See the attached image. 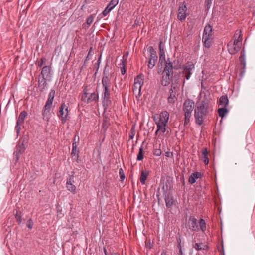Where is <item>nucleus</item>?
<instances>
[{"instance_id":"2eb2a0df","label":"nucleus","mask_w":255,"mask_h":255,"mask_svg":"<svg viewBox=\"0 0 255 255\" xmlns=\"http://www.w3.org/2000/svg\"><path fill=\"white\" fill-rule=\"evenodd\" d=\"M178 89V87L172 85L169 93L170 95L168 98V102L169 103L173 104L177 100L176 92Z\"/></svg>"},{"instance_id":"c756f323","label":"nucleus","mask_w":255,"mask_h":255,"mask_svg":"<svg viewBox=\"0 0 255 255\" xmlns=\"http://www.w3.org/2000/svg\"><path fill=\"white\" fill-rule=\"evenodd\" d=\"M149 175V172L147 170H143L141 172L140 181L142 185L145 184V181Z\"/></svg>"},{"instance_id":"a878e982","label":"nucleus","mask_w":255,"mask_h":255,"mask_svg":"<svg viewBox=\"0 0 255 255\" xmlns=\"http://www.w3.org/2000/svg\"><path fill=\"white\" fill-rule=\"evenodd\" d=\"M242 34L241 30H237L233 36L232 40L233 41H240L242 42Z\"/></svg>"},{"instance_id":"6e6d98bb","label":"nucleus","mask_w":255,"mask_h":255,"mask_svg":"<svg viewBox=\"0 0 255 255\" xmlns=\"http://www.w3.org/2000/svg\"><path fill=\"white\" fill-rule=\"evenodd\" d=\"M91 51H92V47H91V48H90V50H89V52H88V55H87V56H89L90 55V54H91Z\"/></svg>"},{"instance_id":"423d86ee","label":"nucleus","mask_w":255,"mask_h":255,"mask_svg":"<svg viewBox=\"0 0 255 255\" xmlns=\"http://www.w3.org/2000/svg\"><path fill=\"white\" fill-rule=\"evenodd\" d=\"M87 86L83 89V93L81 97V100L86 103H90L98 99V94L95 92H88Z\"/></svg>"},{"instance_id":"9d476101","label":"nucleus","mask_w":255,"mask_h":255,"mask_svg":"<svg viewBox=\"0 0 255 255\" xmlns=\"http://www.w3.org/2000/svg\"><path fill=\"white\" fill-rule=\"evenodd\" d=\"M143 84V79L141 75H138L134 79V82L132 88V90L134 93H137L139 94Z\"/></svg>"},{"instance_id":"473e14b6","label":"nucleus","mask_w":255,"mask_h":255,"mask_svg":"<svg viewBox=\"0 0 255 255\" xmlns=\"http://www.w3.org/2000/svg\"><path fill=\"white\" fill-rule=\"evenodd\" d=\"M157 125V131H160L164 133L166 131V127L167 124H162L159 123H155Z\"/></svg>"},{"instance_id":"13d9d810","label":"nucleus","mask_w":255,"mask_h":255,"mask_svg":"<svg viewBox=\"0 0 255 255\" xmlns=\"http://www.w3.org/2000/svg\"><path fill=\"white\" fill-rule=\"evenodd\" d=\"M76 137H77V135H75L74 137V141L73 142H76Z\"/></svg>"},{"instance_id":"8fccbe9b","label":"nucleus","mask_w":255,"mask_h":255,"mask_svg":"<svg viewBox=\"0 0 255 255\" xmlns=\"http://www.w3.org/2000/svg\"><path fill=\"white\" fill-rule=\"evenodd\" d=\"M119 0H113V8L118 3Z\"/></svg>"},{"instance_id":"f3484780","label":"nucleus","mask_w":255,"mask_h":255,"mask_svg":"<svg viewBox=\"0 0 255 255\" xmlns=\"http://www.w3.org/2000/svg\"><path fill=\"white\" fill-rule=\"evenodd\" d=\"M50 79L42 78L40 76H39L38 79V87L40 91L43 92L48 88V84L47 81H50Z\"/></svg>"},{"instance_id":"680f3d73","label":"nucleus","mask_w":255,"mask_h":255,"mask_svg":"<svg viewBox=\"0 0 255 255\" xmlns=\"http://www.w3.org/2000/svg\"><path fill=\"white\" fill-rule=\"evenodd\" d=\"M105 255H106V251L105 249Z\"/></svg>"},{"instance_id":"7ed1b4c3","label":"nucleus","mask_w":255,"mask_h":255,"mask_svg":"<svg viewBox=\"0 0 255 255\" xmlns=\"http://www.w3.org/2000/svg\"><path fill=\"white\" fill-rule=\"evenodd\" d=\"M194 107V102L192 100L187 99L184 101L182 107L184 114V125L189 123Z\"/></svg>"},{"instance_id":"c85d7f7f","label":"nucleus","mask_w":255,"mask_h":255,"mask_svg":"<svg viewBox=\"0 0 255 255\" xmlns=\"http://www.w3.org/2000/svg\"><path fill=\"white\" fill-rule=\"evenodd\" d=\"M239 61L242 68L244 69L246 67V59L245 52L244 48L241 52V55L239 57Z\"/></svg>"},{"instance_id":"a211bd4d","label":"nucleus","mask_w":255,"mask_h":255,"mask_svg":"<svg viewBox=\"0 0 255 255\" xmlns=\"http://www.w3.org/2000/svg\"><path fill=\"white\" fill-rule=\"evenodd\" d=\"M51 106H49L48 107H46V105L45 104L43 108V111L42 112V116L43 117V119L46 121H49L50 118V110H51Z\"/></svg>"},{"instance_id":"20e7f679","label":"nucleus","mask_w":255,"mask_h":255,"mask_svg":"<svg viewBox=\"0 0 255 255\" xmlns=\"http://www.w3.org/2000/svg\"><path fill=\"white\" fill-rule=\"evenodd\" d=\"M173 75V66L170 62H166L163 72V76L161 81L162 85L166 86L168 85Z\"/></svg>"},{"instance_id":"e2e57ef3","label":"nucleus","mask_w":255,"mask_h":255,"mask_svg":"<svg viewBox=\"0 0 255 255\" xmlns=\"http://www.w3.org/2000/svg\"><path fill=\"white\" fill-rule=\"evenodd\" d=\"M77 139H78V141L79 140V137L78 136Z\"/></svg>"},{"instance_id":"2f4dec72","label":"nucleus","mask_w":255,"mask_h":255,"mask_svg":"<svg viewBox=\"0 0 255 255\" xmlns=\"http://www.w3.org/2000/svg\"><path fill=\"white\" fill-rule=\"evenodd\" d=\"M228 112V109L226 107H222L218 109L219 116L223 118Z\"/></svg>"},{"instance_id":"ea45409f","label":"nucleus","mask_w":255,"mask_h":255,"mask_svg":"<svg viewBox=\"0 0 255 255\" xmlns=\"http://www.w3.org/2000/svg\"><path fill=\"white\" fill-rule=\"evenodd\" d=\"M94 16L93 15H90L87 18V20H86V24L88 25V26H90L91 23L93 22V20H94Z\"/></svg>"},{"instance_id":"de8ad7c7","label":"nucleus","mask_w":255,"mask_h":255,"mask_svg":"<svg viewBox=\"0 0 255 255\" xmlns=\"http://www.w3.org/2000/svg\"><path fill=\"white\" fill-rule=\"evenodd\" d=\"M161 154V151L160 149H156L154 151V154L157 156H159Z\"/></svg>"},{"instance_id":"5fc2aeb1","label":"nucleus","mask_w":255,"mask_h":255,"mask_svg":"<svg viewBox=\"0 0 255 255\" xmlns=\"http://www.w3.org/2000/svg\"><path fill=\"white\" fill-rule=\"evenodd\" d=\"M88 60H89V56H87L86 57L85 59L84 63H85V64H86V63L87 62V61H88Z\"/></svg>"},{"instance_id":"58836bf2","label":"nucleus","mask_w":255,"mask_h":255,"mask_svg":"<svg viewBox=\"0 0 255 255\" xmlns=\"http://www.w3.org/2000/svg\"><path fill=\"white\" fill-rule=\"evenodd\" d=\"M119 174L121 181H123L125 179V175L122 168L119 169Z\"/></svg>"},{"instance_id":"393cba45","label":"nucleus","mask_w":255,"mask_h":255,"mask_svg":"<svg viewBox=\"0 0 255 255\" xmlns=\"http://www.w3.org/2000/svg\"><path fill=\"white\" fill-rule=\"evenodd\" d=\"M194 248L197 251L207 250L208 249V246L205 243L201 242L195 243Z\"/></svg>"},{"instance_id":"cd10ccee","label":"nucleus","mask_w":255,"mask_h":255,"mask_svg":"<svg viewBox=\"0 0 255 255\" xmlns=\"http://www.w3.org/2000/svg\"><path fill=\"white\" fill-rule=\"evenodd\" d=\"M201 158L205 165L209 163V159L208 157V150L206 148H203L201 151Z\"/></svg>"},{"instance_id":"6e6552de","label":"nucleus","mask_w":255,"mask_h":255,"mask_svg":"<svg viewBox=\"0 0 255 255\" xmlns=\"http://www.w3.org/2000/svg\"><path fill=\"white\" fill-rule=\"evenodd\" d=\"M194 68L195 66L193 62L188 61L183 66V76H184L187 80H189Z\"/></svg>"},{"instance_id":"4468645a","label":"nucleus","mask_w":255,"mask_h":255,"mask_svg":"<svg viewBox=\"0 0 255 255\" xmlns=\"http://www.w3.org/2000/svg\"><path fill=\"white\" fill-rule=\"evenodd\" d=\"M187 7L184 3L182 4L179 7L178 13V18L181 21H184L186 17Z\"/></svg>"},{"instance_id":"412c9836","label":"nucleus","mask_w":255,"mask_h":255,"mask_svg":"<svg viewBox=\"0 0 255 255\" xmlns=\"http://www.w3.org/2000/svg\"><path fill=\"white\" fill-rule=\"evenodd\" d=\"M202 177V174L200 172H195L192 173L189 177L188 182L193 184L195 183L196 179L200 178Z\"/></svg>"},{"instance_id":"9b49d317","label":"nucleus","mask_w":255,"mask_h":255,"mask_svg":"<svg viewBox=\"0 0 255 255\" xmlns=\"http://www.w3.org/2000/svg\"><path fill=\"white\" fill-rule=\"evenodd\" d=\"M169 114L166 111H162L159 115L158 119L155 120V123L167 124L169 120Z\"/></svg>"},{"instance_id":"f03ea898","label":"nucleus","mask_w":255,"mask_h":255,"mask_svg":"<svg viewBox=\"0 0 255 255\" xmlns=\"http://www.w3.org/2000/svg\"><path fill=\"white\" fill-rule=\"evenodd\" d=\"M188 223L189 228L193 231L198 232L201 230L205 232L206 230V223L203 219H200L198 222L195 217L191 216L189 218Z\"/></svg>"},{"instance_id":"f704fd0d","label":"nucleus","mask_w":255,"mask_h":255,"mask_svg":"<svg viewBox=\"0 0 255 255\" xmlns=\"http://www.w3.org/2000/svg\"><path fill=\"white\" fill-rule=\"evenodd\" d=\"M121 69V72L122 75L125 74L126 72L125 69V62L123 59L120 60V63L118 64Z\"/></svg>"},{"instance_id":"49530a36","label":"nucleus","mask_w":255,"mask_h":255,"mask_svg":"<svg viewBox=\"0 0 255 255\" xmlns=\"http://www.w3.org/2000/svg\"><path fill=\"white\" fill-rule=\"evenodd\" d=\"M79 151L77 149V148H73V147H72V152H71V155L72 156H74L76 154H78Z\"/></svg>"},{"instance_id":"dca6fc26","label":"nucleus","mask_w":255,"mask_h":255,"mask_svg":"<svg viewBox=\"0 0 255 255\" xmlns=\"http://www.w3.org/2000/svg\"><path fill=\"white\" fill-rule=\"evenodd\" d=\"M74 182V176L70 175L67 179L66 181V188L67 190L71 193L75 194L76 191V186L72 184Z\"/></svg>"},{"instance_id":"864d4df0","label":"nucleus","mask_w":255,"mask_h":255,"mask_svg":"<svg viewBox=\"0 0 255 255\" xmlns=\"http://www.w3.org/2000/svg\"><path fill=\"white\" fill-rule=\"evenodd\" d=\"M165 154H166V155H166V156H167V157H171V156H170V155H172V153H170V152H166V153H165Z\"/></svg>"},{"instance_id":"4be33fe9","label":"nucleus","mask_w":255,"mask_h":255,"mask_svg":"<svg viewBox=\"0 0 255 255\" xmlns=\"http://www.w3.org/2000/svg\"><path fill=\"white\" fill-rule=\"evenodd\" d=\"M202 40L204 46L207 48H210L213 42V37H208L207 36H202Z\"/></svg>"},{"instance_id":"79ce46f5","label":"nucleus","mask_w":255,"mask_h":255,"mask_svg":"<svg viewBox=\"0 0 255 255\" xmlns=\"http://www.w3.org/2000/svg\"><path fill=\"white\" fill-rule=\"evenodd\" d=\"M22 124H18V122H16V125L15 126V130L16 131V133H17V135L19 134V132L20 131L21 126V125Z\"/></svg>"},{"instance_id":"5701e85b","label":"nucleus","mask_w":255,"mask_h":255,"mask_svg":"<svg viewBox=\"0 0 255 255\" xmlns=\"http://www.w3.org/2000/svg\"><path fill=\"white\" fill-rule=\"evenodd\" d=\"M55 91L54 90L52 89L50 90L48 96V99L46 102V107H48L49 106H52L53 100L55 97Z\"/></svg>"},{"instance_id":"09e8293b","label":"nucleus","mask_w":255,"mask_h":255,"mask_svg":"<svg viewBox=\"0 0 255 255\" xmlns=\"http://www.w3.org/2000/svg\"><path fill=\"white\" fill-rule=\"evenodd\" d=\"M178 247L179 248V255H183V252L180 243L178 244Z\"/></svg>"},{"instance_id":"6ab92c4d","label":"nucleus","mask_w":255,"mask_h":255,"mask_svg":"<svg viewBox=\"0 0 255 255\" xmlns=\"http://www.w3.org/2000/svg\"><path fill=\"white\" fill-rule=\"evenodd\" d=\"M147 53L149 54L148 60H157V53L152 46H149L147 48Z\"/></svg>"},{"instance_id":"bf43d9fd","label":"nucleus","mask_w":255,"mask_h":255,"mask_svg":"<svg viewBox=\"0 0 255 255\" xmlns=\"http://www.w3.org/2000/svg\"><path fill=\"white\" fill-rule=\"evenodd\" d=\"M159 131H157V130L155 132V134L156 135H157L158 134V133L159 132Z\"/></svg>"},{"instance_id":"603ef678","label":"nucleus","mask_w":255,"mask_h":255,"mask_svg":"<svg viewBox=\"0 0 255 255\" xmlns=\"http://www.w3.org/2000/svg\"><path fill=\"white\" fill-rule=\"evenodd\" d=\"M134 134L132 132H131L130 133H129V137H130V139H132L134 137Z\"/></svg>"},{"instance_id":"3c124183","label":"nucleus","mask_w":255,"mask_h":255,"mask_svg":"<svg viewBox=\"0 0 255 255\" xmlns=\"http://www.w3.org/2000/svg\"><path fill=\"white\" fill-rule=\"evenodd\" d=\"M77 146H78V143L77 142H73L72 144V147L73 148H77Z\"/></svg>"},{"instance_id":"37998d69","label":"nucleus","mask_w":255,"mask_h":255,"mask_svg":"<svg viewBox=\"0 0 255 255\" xmlns=\"http://www.w3.org/2000/svg\"><path fill=\"white\" fill-rule=\"evenodd\" d=\"M15 218L16 219L18 224L20 225L22 222V216L18 215L17 211H16V214H15Z\"/></svg>"},{"instance_id":"7c9ffc66","label":"nucleus","mask_w":255,"mask_h":255,"mask_svg":"<svg viewBox=\"0 0 255 255\" xmlns=\"http://www.w3.org/2000/svg\"><path fill=\"white\" fill-rule=\"evenodd\" d=\"M27 112L25 111H22L19 114L18 118L17 120L18 124H23L26 117L27 116Z\"/></svg>"},{"instance_id":"39448f33","label":"nucleus","mask_w":255,"mask_h":255,"mask_svg":"<svg viewBox=\"0 0 255 255\" xmlns=\"http://www.w3.org/2000/svg\"><path fill=\"white\" fill-rule=\"evenodd\" d=\"M102 85L104 88V98H103V105L104 106H108L110 103V91L108 90V87L109 86V79L107 76H104L102 78Z\"/></svg>"},{"instance_id":"f8f14e48","label":"nucleus","mask_w":255,"mask_h":255,"mask_svg":"<svg viewBox=\"0 0 255 255\" xmlns=\"http://www.w3.org/2000/svg\"><path fill=\"white\" fill-rule=\"evenodd\" d=\"M25 147L23 143L19 142L16 147V150L14 151L13 155L16 158V161H17L20 157V156L24 152Z\"/></svg>"},{"instance_id":"052dcab7","label":"nucleus","mask_w":255,"mask_h":255,"mask_svg":"<svg viewBox=\"0 0 255 255\" xmlns=\"http://www.w3.org/2000/svg\"><path fill=\"white\" fill-rule=\"evenodd\" d=\"M253 15L255 16V11H254Z\"/></svg>"},{"instance_id":"4c0bfd02","label":"nucleus","mask_w":255,"mask_h":255,"mask_svg":"<svg viewBox=\"0 0 255 255\" xmlns=\"http://www.w3.org/2000/svg\"><path fill=\"white\" fill-rule=\"evenodd\" d=\"M157 60H148V67L149 69H152L155 65Z\"/></svg>"},{"instance_id":"c03bdc74","label":"nucleus","mask_w":255,"mask_h":255,"mask_svg":"<svg viewBox=\"0 0 255 255\" xmlns=\"http://www.w3.org/2000/svg\"><path fill=\"white\" fill-rule=\"evenodd\" d=\"M27 226L29 229H32L33 227V222L31 219H29L28 220V223L27 225Z\"/></svg>"},{"instance_id":"e433bc0d","label":"nucleus","mask_w":255,"mask_h":255,"mask_svg":"<svg viewBox=\"0 0 255 255\" xmlns=\"http://www.w3.org/2000/svg\"><path fill=\"white\" fill-rule=\"evenodd\" d=\"M143 147H141L139 148V153L137 156V160L140 161L143 159L144 156H143Z\"/></svg>"},{"instance_id":"0eeeda50","label":"nucleus","mask_w":255,"mask_h":255,"mask_svg":"<svg viewBox=\"0 0 255 255\" xmlns=\"http://www.w3.org/2000/svg\"><path fill=\"white\" fill-rule=\"evenodd\" d=\"M241 45V42L231 40L227 44L228 51L230 54H235L240 50Z\"/></svg>"},{"instance_id":"72a5a7b5","label":"nucleus","mask_w":255,"mask_h":255,"mask_svg":"<svg viewBox=\"0 0 255 255\" xmlns=\"http://www.w3.org/2000/svg\"><path fill=\"white\" fill-rule=\"evenodd\" d=\"M166 206L167 208H170L174 203V200L170 197L167 196L165 199Z\"/></svg>"},{"instance_id":"4d7b16f0","label":"nucleus","mask_w":255,"mask_h":255,"mask_svg":"<svg viewBox=\"0 0 255 255\" xmlns=\"http://www.w3.org/2000/svg\"><path fill=\"white\" fill-rule=\"evenodd\" d=\"M160 255H166V253L165 251H163L161 252Z\"/></svg>"},{"instance_id":"bb28decb","label":"nucleus","mask_w":255,"mask_h":255,"mask_svg":"<svg viewBox=\"0 0 255 255\" xmlns=\"http://www.w3.org/2000/svg\"><path fill=\"white\" fill-rule=\"evenodd\" d=\"M204 36L212 37V28L210 25H207L205 27L202 36Z\"/></svg>"},{"instance_id":"a19ab883","label":"nucleus","mask_w":255,"mask_h":255,"mask_svg":"<svg viewBox=\"0 0 255 255\" xmlns=\"http://www.w3.org/2000/svg\"><path fill=\"white\" fill-rule=\"evenodd\" d=\"M213 0H205V8L206 9H209L210 8Z\"/></svg>"},{"instance_id":"c9c22d12","label":"nucleus","mask_w":255,"mask_h":255,"mask_svg":"<svg viewBox=\"0 0 255 255\" xmlns=\"http://www.w3.org/2000/svg\"><path fill=\"white\" fill-rule=\"evenodd\" d=\"M111 10H112V0L109 2L107 7L103 11L102 14H103V16H106Z\"/></svg>"},{"instance_id":"a18cd8bd","label":"nucleus","mask_w":255,"mask_h":255,"mask_svg":"<svg viewBox=\"0 0 255 255\" xmlns=\"http://www.w3.org/2000/svg\"><path fill=\"white\" fill-rule=\"evenodd\" d=\"M45 61H46L45 58H44V57L41 58L40 59V61L38 63V66L41 67L43 65V64H44V63L45 62Z\"/></svg>"},{"instance_id":"aec40b11","label":"nucleus","mask_w":255,"mask_h":255,"mask_svg":"<svg viewBox=\"0 0 255 255\" xmlns=\"http://www.w3.org/2000/svg\"><path fill=\"white\" fill-rule=\"evenodd\" d=\"M159 62L161 63L164 61L165 63V55L164 50V48L162 46V41H160L159 44Z\"/></svg>"},{"instance_id":"1a4fd4ad","label":"nucleus","mask_w":255,"mask_h":255,"mask_svg":"<svg viewBox=\"0 0 255 255\" xmlns=\"http://www.w3.org/2000/svg\"><path fill=\"white\" fill-rule=\"evenodd\" d=\"M68 107L66 106L65 103H62L59 107V113L58 117L63 124L65 123L68 118Z\"/></svg>"},{"instance_id":"b1692460","label":"nucleus","mask_w":255,"mask_h":255,"mask_svg":"<svg viewBox=\"0 0 255 255\" xmlns=\"http://www.w3.org/2000/svg\"><path fill=\"white\" fill-rule=\"evenodd\" d=\"M228 103L229 100L226 95H222L220 97L219 100V106L226 107L228 105Z\"/></svg>"},{"instance_id":"ddd939ff","label":"nucleus","mask_w":255,"mask_h":255,"mask_svg":"<svg viewBox=\"0 0 255 255\" xmlns=\"http://www.w3.org/2000/svg\"><path fill=\"white\" fill-rule=\"evenodd\" d=\"M52 74L51 67L50 66H44L41 70L40 76L42 78L51 79Z\"/></svg>"},{"instance_id":"f257e3e1","label":"nucleus","mask_w":255,"mask_h":255,"mask_svg":"<svg viewBox=\"0 0 255 255\" xmlns=\"http://www.w3.org/2000/svg\"><path fill=\"white\" fill-rule=\"evenodd\" d=\"M212 111V105L209 100L206 99L197 102L194 110L196 123L199 126L201 125L204 122L205 117Z\"/></svg>"}]
</instances>
